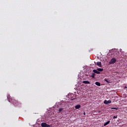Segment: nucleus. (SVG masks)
I'll return each mask as SVG.
<instances>
[{
    "instance_id": "nucleus-1",
    "label": "nucleus",
    "mask_w": 127,
    "mask_h": 127,
    "mask_svg": "<svg viewBox=\"0 0 127 127\" xmlns=\"http://www.w3.org/2000/svg\"><path fill=\"white\" fill-rule=\"evenodd\" d=\"M7 99H8V101L9 103H12L14 105V106H19L20 103L18 102V101L15 100V99H12V98L10 97V96L7 97Z\"/></svg>"
},
{
    "instance_id": "nucleus-2",
    "label": "nucleus",
    "mask_w": 127,
    "mask_h": 127,
    "mask_svg": "<svg viewBox=\"0 0 127 127\" xmlns=\"http://www.w3.org/2000/svg\"><path fill=\"white\" fill-rule=\"evenodd\" d=\"M116 62H117V60L115 58H112L110 62H109V64L110 65H112V64H115V63H116Z\"/></svg>"
},
{
    "instance_id": "nucleus-3",
    "label": "nucleus",
    "mask_w": 127,
    "mask_h": 127,
    "mask_svg": "<svg viewBox=\"0 0 127 127\" xmlns=\"http://www.w3.org/2000/svg\"><path fill=\"white\" fill-rule=\"evenodd\" d=\"M42 127H50V125L46 124V123H42L41 124Z\"/></svg>"
},
{
    "instance_id": "nucleus-4",
    "label": "nucleus",
    "mask_w": 127,
    "mask_h": 127,
    "mask_svg": "<svg viewBox=\"0 0 127 127\" xmlns=\"http://www.w3.org/2000/svg\"><path fill=\"white\" fill-rule=\"evenodd\" d=\"M93 72H94V73H95V74H98V75L101 74V72L98 71V70H97V69H93Z\"/></svg>"
},
{
    "instance_id": "nucleus-5",
    "label": "nucleus",
    "mask_w": 127,
    "mask_h": 127,
    "mask_svg": "<svg viewBox=\"0 0 127 127\" xmlns=\"http://www.w3.org/2000/svg\"><path fill=\"white\" fill-rule=\"evenodd\" d=\"M96 65L99 67H102V63L101 62H98L97 63Z\"/></svg>"
},
{
    "instance_id": "nucleus-6",
    "label": "nucleus",
    "mask_w": 127,
    "mask_h": 127,
    "mask_svg": "<svg viewBox=\"0 0 127 127\" xmlns=\"http://www.w3.org/2000/svg\"><path fill=\"white\" fill-rule=\"evenodd\" d=\"M110 123H111V121H108L106 123H104V127H106V126H108V125H109L110 124Z\"/></svg>"
},
{
    "instance_id": "nucleus-7",
    "label": "nucleus",
    "mask_w": 127,
    "mask_h": 127,
    "mask_svg": "<svg viewBox=\"0 0 127 127\" xmlns=\"http://www.w3.org/2000/svg\"><path fill=\"white\" fill-rule=\"evenodd\" d=\"M97 71H98V72H102V71H104V69L103 68H98L97 69Z\"/></svg>"
},
{
    "instance_id": "nucleus-8",
    "label": "nucleus",
    "mask_w": 127,
    "mask_h": 127,
    "mask_svg": "<svg viewBox=\"0 0 127 127\" xmlns=\"http://www.w3.org/2000/svg\"><path fill=\"white\" fill-rule=\"evenodd\" d=\"M75 108L76 110H78V109H80V108H81V105H77L76 106H75Z\"/></svg>"
},
{
    "instance_id": "nucleus-9",
    "label": "nucleus",
    "mask_w": 127,
    "mask_h": 127,
    "mask_svg": "<svg viewBox=\"0 0 127 127\" xmlns=\"http://www.w3.org/2000/svg\"><path fill=\"white\" fill-rule=\"evenodd\" d=\"M82 83H83V84H90V81H83L82 82Z\"/></svg>"
},
{
    "instance_id": "nucleus-10",
    "label": "nucleus",
    "mask_w": 127,
    "mask_h": 127,
    "mask_svg": "<svg viewBox=\"0 0 127 127\" xmlns=\"http://www.w3.org/2000/svg\"><path fill=\"white\" fill-rule=\"evenodd\" d=\"M95 85H96V86H101V83L98 81L95 82Z\"/></svg>"
},
{
    "instance_id": "nucleus-11",
    "label": "nucleus",
    "mask_w": 127,
    "mask_h": 127,
    "mask_svg": "<svg viewBox=\"0 0 127 127\" xmlns=\"http://www.w3.org/2000/svg\"><path fill=\"white\" fill-rule=\"evenodd\" d=\"M104 81H105V82H107L108 84H109V83H110V81H109V80H108V79H107V78H105Z\"/></svg>"
},
{
    "instance_id": "nucleus-12",
    "label": "nucleus",
    "mask_w": 127,
    "mask_h": 127,
    "mask_svg": "<svg viewBox=\"0 0 127 127\" xmlns=\"http://www.w3.org/2000/svg\"><path fill=\"white\" fill-rule=\"evenodd\" d=\"M96 74H95V73H92V75H91V77H92V78H95V75Z\"/></svg>"
},
{
    "instance_id": "nucleus-13",
    "label": "nucleus",
    "mask_w": 127,
    "mask_h": 127,
    "mask_svg": "<svg viewBox=\"0 0 127 127\" xmlns=\"http://www.w3.org/2000/svg\"><path fill=\"white\" fill-rule=\"evenodd\" d=\"M63 111V108H60L59 110V112L58 113H60L61 112H62Z\"/></svg>"
},
{
    "instance_id": "nucleus-14",
    "label": "nucleus",
    "mask_w": 127,
    "mask_h": 127,
    "mask_svg": "<svg viewBox=\"0 0 127 127\" xmlns=\"http://www.w3.org/2000/svg\"><path fill=\"white\" fill-rule=\"evenodd\" d=\"M104 104H106V105H108V101H107V100H105L104 102Z\"/></svg>"
},
{
    "instance_id": "nucleus-15",
    "label": "nucleus",
    "mask_w": 127,
    "mask_h": 127,
    "mask_svg": "<svg viewBox=\"0 0 127 127\" xmlns=\"http://www.w3.org/2000/svg\"><path fill=\"white\" fill-rule=\"evenodd\" d=\"M111 103H112V101H111V100L107 101V104H111Z\"/></svg>"
},
{
    "instance_id": "nucleus-16",
    "label": "nucleus",
    "mask_w": 127,
    "mask_h": 127,
    "mask_svg": "<svg viewBox=\"0 0 127 127\" xmlns=\"http://www.w3.org/2000/svg\"><path fill=\"white\" fill-rule=\"evenodd\" d=\"M117 118H118V116H115L113 117V119H117Z\"/></svg>"
},
{
    "instance_id": "nucleus-17",
    "label": "nucleus",
    "mask_w": 127,
    "mask_h": 127,
    "mask_svg": "<svg viewBox=\"0 0 127 127\" xmlns=\"http://www.w3.org/2000/svg\"><path fill=\"white\" fill-rule=\"evenodd\" d=\"M112 110H118V108H112Z\"/></svg>"
},
{
    "instance_id": "nucleus-18",
    "label": "nucleus",
    "mask_w": 127,
    "mask_h": 127,
    "mask_svg": "<svg viewBox=\"0 0 127 127\" xmlns=\"http://www.w3.org/2000/svg\"><path fill=\"white\" fill-rule=\"evenodd\" d=\"M124 88H125V89H127V86H125V87H124Z\"/></svg>"
},
{
    "instance_id": "nucleus-19",
    "label": "nucleus",
    "mask_w": 127,
    "mask_h": 127,
    "mask_svg": "<svg viewBox=\"0 0 127 127\" xmlns=\"http://www.w3.org/2000/svg\"><path fill=\"white\" fill-rule=\"evenodd\" d=\"M83 114L85 115H86V113L84 112V113H83Z\"/></svg>"
}]
</instances>
